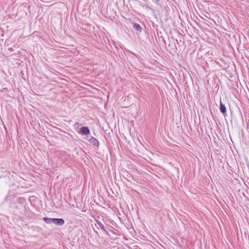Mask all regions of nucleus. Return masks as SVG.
Returning <instances> with one entry per match:
<instances>
[{
  "instance_id": "6",
  "label": "nucleus",
  "mask_w": 249,
  "mask_h": 249,
  "mask_svg": "<svg viewBox=\"0 0 249 249\" xmlns=\"http://www.w3.org/2000/svg\"><path fill=\"white\" fill-rule=\"evenodd\" d=\"M91 142L93 143L94 145H96L98 143V142L96 140V139H95L94 138L91 139Z\"/></svg>"
},
{
  "instance_id": "2",
  "label": "nucleus",
  "mask_w": 249,
  "mask_h": 249,
  "mask_svg": "<svg viewBox=\"0 0 249 249\" xmlns=\"http://www.w3.org/2000/svg\"><path fill=\"white\" fill-rule=\"evenodd\" d=\"M80 133L82 135H87L89 133V130L87 127H82L80 130Z\"/></svg>"
},
{
  "instance_id": "4",
  "label": "nucleus",
  "mask_w": 249,
  "mask_h": 249,
  "mask_svg": "<svg viewBox=\"0 0 249 249\" xmlns=\"http://www.w3.org/2000/svg\"><path fill=\"white\" fill-rule=\"evenodd\" d=\"M43 220L45 221L46 223L50 224V223H53V218L44 217Z\"/></svg>"
},
{
  "instance_id": "1",
  "label": "nucleus",
  "mask_w": 249,
  "mask_h": 249,
  "mask_svg": "<svg viewBox=\"0 0 249 249\" xmlns=\"http://www.w3.org/2000/svg\"><path fill=\"white\" fill-rule=\"evenodd\" d=\"M53 223L62 226L64 224V221L62 218H53Z\"/></svg>"
},
{
  "instance_id": "3",
  "label": "nucleus",
  "mask_w": 249,
  "mask_h": 249,
  "mask_svg": "<svg viewBox=\"0 0 249 249\" xmlns=\"http://www.w3.org/2000/svg\"><path fill=\"white\" fill-rule=\"evenodd\" d=\"M220 109L222 113H225L226 112V108L225 106L220 102Z\"/></svg>"
},
{
  "instance_id": "5",
  "label": "nucleus",
  "mask_w": 249,
  "mask_h": 249,
  "mask_svg": "<svg viewBox=\"0 0 249 249\" xmlns=\"http://www.w3.org/2000/svg\"><path fill=\"white\" fill-rule=\"evenodd\" d=\"M133 27L138 31H141V27L138 24L135 23L133 25Z\"/></svg>"
},
{
  "instance_id": "7",
  "label": "nucleus",
  "mask_w": 249,
  "mask_h": 249,
  "mask_svg": "<svg viewBox=\"0 0 249 249\" xmlns=\"http://www.w3.org/2000/svg\"><path fill=\"white\" fill-rule=\"evenodd\" d=\"M98 226L103 230L105 231V227L104 225L100 222H98Z\"/></svg>"
}]
</instances>
